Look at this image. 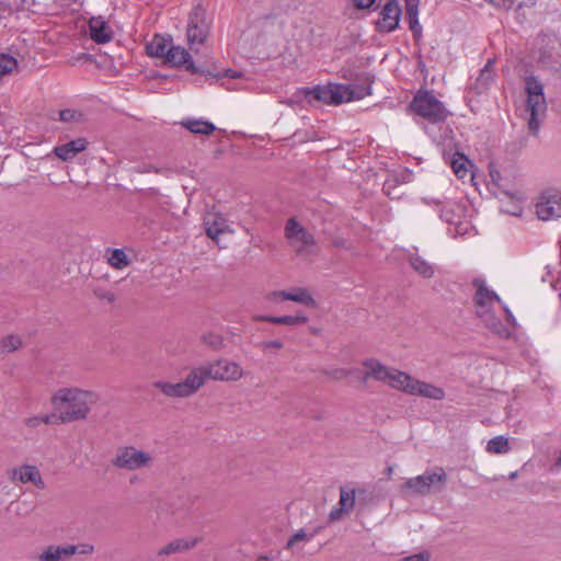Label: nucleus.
Here are the masks:
<instances>
[{
  "mask_svg": "<svg viewBox=\"0 0 561 561\" xmlns=\"http://www.w3.org/2000/svg\"><path fill=\"white\" fill-rule=\"evenodd\" d=\"M98 396L80 388H60L51 397V404L58 411V421L70 423L85 420Z\"/></svg>",
  "mask_w": 561,
  "mask_h": 561,
  "instance_id": "1",
  "label": "nucleus"
},
{
  "mask_svg": "<svg viewBox=\"0 0 561 561\" xmlns=\"http://www.w3.org/2000/svg\"><path fill=\"white\" fill-rule=\"evenodd\" d=\"M476 293L473 295L474 313L481 319L484 325L499 336L507 337L510 331L500 318L493 312L494 304H502L499 295L488 287L483 278H476L472 282Z\"/></svg>",
  "mask_w": 561,
  "mask_h": 561,
  "instance_id": "2",
  "label": "nucleus"
},
{
  "mask_svg": "<svg viewBox=\"0 0 561 561\" xmlns=\"http://www.w3.org/2000/svg\"><path fill=\"white\" fill-rule=\"evenodd\" d=\"M385 383L394 390L404 392L410 396H416L432 400H443L445 398V391L443 388L419 380L411 375L392 367L389 370Z\"/></svg>",
  "mask_w": 561,
  "mask_h": 561,
  "instance_id": "3",
  "label": "nucleus"
},
{
  "mask_svg": "<svg viewBox=\"0 0 561 561\" xmlns=\"http://www.w3.org/2000/svg\"><path fill=\"white\" fill-rule=\"evenodd\" d=\"M345 88L343 83L318 84L312 88H298L287 100L289 105H298L306 101L309 105L323 103L327 105H340L345 103Z\"/></svg>",
  "mask_w": 561,
  "mask_h": 561,
  "instance_id": "4",
  "label": "nucleus"
},
{
  "mask_svg": "<svg viewBox=\"0 0 561 561\" xmlns=\"http://www.w3.org/2000/svg\"><path fill=\"white\" fill-rule=\"evenodd\" d=\"M447 482V473L442 467L425 470L422 474L407 479L400 485L403 496H426L440 492Z\"/></svg>",
  "mask_w": 561,
  "mask_h": 561,
  "instance_id": "5",
  "label": "nucleus"
},
{
  "mask_svg": "<svg viewBox=\"0 0 561 561\" xmlns=\"http://www.w3.org/2000/svg\"><path fill=\"white\" fill-rule=\"evenodd\" d=\"M409 108L426 119L436 124L445 121L449 114L443 102H440L432 91L420 90L411 101Z\"/></svg>",
  "mask_w": 561,
  "mask_h": 561,
  "instance_id": "6",
  "label": "nucleus"
},
{
  "mask_svg": "<svg viewBox=\"0 0 561 561\" xmlns=\"http://www.w3.org/2000/svg\"><path fill=\"white\" fill-rule=\"evenodd\" d=\"M153 460L151 453L139 449L134 445H126L117 447L111 463L121 470L137 471L151 468Z\"/></svg>",
  "mask_w": 561,
  "mask_h": 561,
  "instance_id": "7",
  "label": "nucleus"
},
{
  "mask_svg": "<svg viewBox=\"0 0 561 561\" xmlns=\"http://www.w3.org/2000/svg\"><path fill=\"white\" fill-rule=\"evenodd\" d=\"M285 237L297 255H311L316 253L317 242L311 232L308 231L295 218L287 220Z\"/></svg>",
  "mask_w": 561,
  "mask_h": 561,
  "instance_id": "8",
  "label": "nucleus"
},
{
  "mask_svg": "<svg viewBox=\"0 0 561 561\" xmlns=\"http://www.w3.org/2000/svg\"><path fill=\"white\" fill-rule=\"evenodd\" d=\"M205 366L213 380L238 381L244 376V371L238 363L225 358L207 363Z\"/></svg>",
  "mask_w": 561,
  "mask_h": 561,
  "instance_id": "9",
  "label": "nucleus"
},
{
  "mask_svg": "<svg viewBox=\"0 0 561 561\" xmlns=\"http://www.w3.org/2000/svg\"><path fill=\"white\" fill-rule=\"evenodd\" d=\"M401 18V7L397 0H389L381 8L379 18L376 22L378 32L391 33L399 26Z\"/></svg>",
  "mask_w": 561,
  "mask_h": 561,
  "instance_id": "10",
  "label": "nucleus"
},
{
  "mask_svg": "<svg viewBox=\"0 0 561 561\" xmlns=\"http://www.w3.org/2000/svg\"><path fill=\"white\" fill-rule=\"evenodd\" d=\"M546 111L547 102L545 95H527L526 112L529 114L528 128L534 136H537L539 133Z\"/></svg>",
  "mask_w": 561,
  "mask_h": 561,
  "instance_id": "11",
  "label": "nucleus"
},
{
  "mask_svg": "<svg viewBox=\"0 0 561 561\" xmlns=\"http://www.w3.org/2000/svg\"><path fill=\"white\" fill-rule=\"evenodd\" d=\"M536 214L541 220L560 218L561 195L559 193H542L536 204Z\"/></svg>",
  "mask_w": 561,
  "mask_h": 561,
  "instance_id": "12",
  "label": "nucleus"
},
{
  "mask_svg": "<svg viewBox=\"0 0 561 561\" xmlns=\"http://www.w3.org/2000/svg\"><path fill=\"white\" fill-rule=\"evenodd\" d=\"M205 232L217 244L219 243L220 236L224 233H233L227 218L217 211H208L204 216L203 221Z\"/></svg>",
  "mask_w": 561,
  "mask_h": 561,
  "instance_id": "13",
  "label": "nucleus"
},
{
  "mask_svg": "<svg viewBox=\"0 0 561 561\" xmlns=\"http://www.w3.org/2000/svg\"><path fill=\"white\" fill-rule=\"evenodd\" d=\"M187 42L191 49H198L196 46L204 44L208 36V25L197 13L192 15L186 30Z\"/></svg>",
  "mask_w": 561,
  "mask_h": 561,
  "instance_id": "14",
  "label": "nucleus"
},
{
  "mask_svg": "<svg viewBox=\"0 0 561 561\" xmlns=\"http://www.w3.org/2000/svg\"><path fill=\"white\" fill-rule=\"evenodd\" d=\"M10 479L23 484L32 483L39 490H43L46 486L39 469L33 465H22L13 468L10 471Z\"/></svg>",
  "mask_w": 561,
  "mask_h": 561,
  "instance_id": "15",
  "label": "nucleus"
},
{
  "mask_svg": "<svg viewBox=\"0 0 561 561\" xmlns=\"http://www.w3.org/2000/svg\"><path fill=\"white\" fill-rule=\"evenodd\" d=\"M373 78L369 73H363L357 78V82L351 84H344L345 88V103L362 100L367 95L371 94Z\"/></svg>",
  "mask_w": 561,
  "mask_h": 561,
  "instance_id": "16",
  "label": "nucleus"
},
{
  "mask_svg": "<svg viewBox=\"0 0 561 561\" xmlns=\"http://www.w3.org/2000/svg\"><path fill=\"white\" fill-rule=\"evenodd\" d=\"M272 298L274 300H290L311 308H314L317 306V302L312 295L309 293L307 288L304 287H296L293 288L291 290L274 291L272 294Z\"/></svg>",
  "mask_w": 561,
  "mask_h": 561,
  "instance_id": "17",
  "label": "nucleus"
},
{
  "mask_svg": "<svg viewBox=\"0 0 561 561\" xmlns=\"http://www.w3.org/2000/svg\"><path fill=\"white\" fill-rule=\"evenodd\" d=\"M355 489H351L347 486L340 488V500L337 503V507H334L330 512V520H339L344 514H347L353 510L355 505Z\"/></svg>",
  "mask_w": 561,
  "mask_h": 561,
  "instance_id": "18",
  "label": "nucleus"
},
{
  "mask_svg": "<svg viewBox=\"0 0 561 561\" xmlns=\"http://www.w3.org/2000/svg\"><path fill=\"white\" fill-rule=\"evenodd\" d=\"M165 61L174 67H185L192 73H197L199 70L195 67L188 51L181 46L171 45L168 50Z\"/></svg>",
  "mask_w": 561,
  "mask_h": 561,
  "instance_id": "19",
  "label": "nucleus"
},
{
  "mask_svg": "<svg viewBox=\"0 0 561 561\" xmlns=\"http://www.w3.org/2000/svg\"><path fill=\"white\" fill-rule=\"evenodd\" d=\"M432 203L443 221L448 224H457L460 220L462 209L456 202L451 199H433Z\"/></svg>",
  "mask_w": 561,
  "mask_h": 561,
  "instance_id": "20",
  "label": "nucleus"
},
{
  "mask_svg": "<svg viewBox=\"0 0 561 561\" xmlns=\"http://www.w3.org/2000/svg\"><path fill=\"white\" fill-rule=\"evenodd\" d=\"M89 34L96 44L108 43L113 38V31L102 16H93L89 21Z\"/></svg>",
  "mask_w": 561,
  "mask_h": 561,
  "instance_id": "21",
  "label": "nucleus"
},
{
  "mask_svg": "<svg viewBox=\"0 0 561 561\" xmlns=\"http://www.w3.org/2000/svg\"><path fill=\"white\" fill-rule=\"evenodd\" d=\"M365 367V371L362 377V382L366 383L369 379L386 382L389 370L391 367H388L381 364L379 360L375 358L367 359L363 363Z\"/></svg>",
  "mask_w": 561,
  "mask_h": 561,
  "instance_id": "22",
  "label": "nucleus"
},
{
  "mask_svg": "<svg viewBox=\"0 0 561 561\" xmlns=\"http://www.w3.org/2000/svg\"><path fill=\"white\" fill-rule=\"evenodd\" d=\"M210 379L205 365L193 368L183 380L190 394L196 393Z\"/></svg>",
  "mask_w": 561,
  "mask_h": 561,
  "instance_id": "23",
  "label": "nucleus"
},
{
  "mask_svg": "<svg viewBox=\"0 0 561 561\" xmlns=\"http://www.w3.org/2000/svg\"><path fill=\"white\" fill-rule=\"evenodd\" d=\"M69 559L68 545H47L35 556L36 561H67Z\"/></svg>",
  "mask_w": 561,
  "mask_h": 561,
  "instance_id": "24",
  "label": "nucleus"
},
{
  "mask_svg": "<svg viewBox=\"0 0 561 561\" xmlns=\"http://www.w3.org/2000/svg\"><path fill=\"white\" fill-rule=\"evenodd\" d=\"M199 541V538H180L173 541H170L161 549L158 550V557H167L174 553H181L191 550L194 548Z\"/></svg>",
  "mask_w": 561,
  "mask_h": 561,
  "instance_id": "25",
  "label": "nucleus"
},
{
  "mask_svg": "<svg viewBox=\"0 0 561 561\" xmlns=\"http://www.w3.org/2000/svg\"><path fill=\"white\" fill-rule=\"evenodd\" d=\"M87 140L83 138H77L68 141L61 146L54 148V153L61 160L68 161L75 158L79 152L85 150Z\"/></svg>",
  "mask_w": 561,
  "mask_h": 561,
  "instance_id": "26",
  "label": "nucleus"
},
{
  "mask_svg": "<svg viewBox=\"0 0 561 561\" xmlns=\"http://www.w3.org/2000/svg\"><path fill=\"white\" fill-rule=\"evenodd\" d=\"M171 45V39L160 35H154L153 38L146 45V51L151 57L165 59Z\"/></svg>",
  "mask_w": 561,
  "mask_h": 561,
  "instance_id": "27",
  "label": "nucleus"
},
{
  "mask_svg": "<svg viewBox=\"0 0 561 561\" xmlns=\"http://www.w3.org/2000/svg\"><path fill=\"white\" fill-rule=\"evenodd\" d=\"M317 534L318 529H314L311 533H307L301 528L289 538L286 543V549L291 550L293 553L300 552L304 546L310 542Z\"/></svg>",
  "mask_w": 561,
  "mask_h": 561,
  "instance_id": "28",
  "label": "nucleus"
},
{
  "mask_svg": "<svg viewBox=\"0 0 561 561\" xmlns=\"http://www.w3.org/2000/svg\"><path fill=\"white\" fill-rule=\"evenodd\" d=\"M154 388L159 389L164 396L171 398H186L190 397L184 381L171 383L165 381H157L153 383Z\"/></svg>",
  "mask_w": 561,
  "mask_h": 561,
  "instance_id": "29",
  "label": "nucleus"
},
{
  "mask_svg": "<svg viewBox=\"0 0 561 561\" xmlns=\"http://www.w3.org/2000/svg\"><path fill=\"white\" fill-rule=\"evenodd\" d=\"M182 125L193 134L210 135L216 130L211 122L202 118L186 119L182 122Z\"/></svg>",
  "mask_w": 561,
  "mask_h": 561,
  "instance_id": "30",
  "label": "nucleus"
},
{
  "mask_svg": "<svg viewBox=\"0 0 561 561\" xmlns=\"http://www.w3.org/2000/svg\"><path fill=\"white\" fill-rule=\"evenodd\" d=\"M261 321L274 323V324H285V325H298V324H305L308 322V317L298 313L294 316H262L260 317Z\"/></svg>",
  "mask_w": 561,
  "mask_h": 561,
  "instance_id": "31",
  "label": "nucleus"
},
{
  "mask_svg": "<svg viewBox=\"0 0 561 561\" xmlns=\"http://www.w3.org/2000/svg\"><path fill=\"white\" fill-rule=\"evenodd\" d=\"M409 262L413 271L424 278H431L435 273L434 265L417 254L411 255Z\"/></svg>",
  "mask_w": 561,
  "mask_h": 561,
  "instance_id": "32",
  "label": "nucleus"
},
{
  "mask_svg": "<svg viewBox=\"0 0 561 561\" xmlns=\"http://www.w3.org/2000/svg\"><path fill=\"white\" fill-rule=\"evenodd\" d=\"M510 449L508 439L502 435L491 438L486 445V450L491 454H506Z\"/></svg>",
  "mask_w": 561,
  "mask_h": 561,
  "instance_id": "33",
  "label": "nucleus"
},
{
  "mask_svg": "<svg viewBox=\"0 0 561 561\" xmlns=\"http://www.w3.org/2000/svg\"><path fill=\"white\" fill-rule=\"evenodd\" d=\"M107 262L111 266L122 270L129 264V260L122 249H113L110 250V255L107 257Z\"/></svg>",
  "mask_w": 561,
  "mask_h": 561,
  "instance_id": "34",
  "label": "nucleus"
},
{
  "mask_svg": "<svg viewBox=\"0 0 561 561\" xmlns=\"http://www.w3.org/2000/svg\"><path fill=\"white\" fill-rule=\"evenodd\" d=\"M491 65L492 61L489 60L488 64L480 70V73L476 80V89L479 90V92L484 91L493 80Z\"/></svg>",
  "mask_w": 561,
  "mask_h": 561,
  "instance_id": "35",
  "label": "nucleus"
},
{
  "mask_svg": "<svg viewBox=\"0 0 561 561\" xmlns=\"http://www.w3.org/2000/svg\"><path fill=\"white\" fill-rule=\"evenodd\" d=\"M468 163H469V160L467 159V157L465 154L457 153L451 159L450 165H451V169L455 172V174L459 179H462L468 173V170H467V164Z\"/></svg>",
  "mask_w": 561,
  "mask_h": 561,
  "instance_id": "36",
  "label": "nucleus"
},
{
  "mask_svg": "<svg viewBox=\"0 0 561 561\" xmlns=\"http://www.w3.org/2000/svg\"><path fill=\"white\" fill-rule=\"evenodd\" d=\"M202 342L214 351H219L225 346L224 337L214 332H208L202 335Z\"/></svg>",
  "mask_w": 561,
  "mask_h": 561,
  "instance_id": "37",
  "label": "nucleus"
},
{
  "mask_svg": "<svg viewBox=\"0 0 561 561\" xmlns=\"http://www.w3.org/2000/svg\"><path fill=\"white\" fill-rule=\"evenodd\" d=\"M22 341L19 335H8L0 341V348L2 353H11L19 350Z\"/></svg>",
  "mask_w": 561,
  "mask_h": 561,
  "instance_id": "38",
  "label": "nucleus"
},
{
  "mask_svg": "<svg viewBox=\"0 0 561 561\" xmlns=\"http://www.w3.org/2000/svg\"><path fill=\"white\" fill-rule=\"evenodd\" d=\"M525 90L527 95H545L543 84L534 76H529L525 79Z\"/></svg>",
  "mask_w": 561,
  "mask_h": 561,
  "instance_id": "39",
  "label": "nucleus"
},
{
  "mask_svg": "<svg viewBox=\"0 0 561 561\" xmlns=\"http://www.w3.org/2000/svg\"><path fill=\"white\" fill-rule=\"evenodd\" d=\"M69 556L70 558L75 554H92L94 552V546L90 542H81L78 545H68Z\"/></svg>",
  "mask_w": 561,
  "mask_h": 561,
  "instance_id": "40",
  "label": "nucleus"
},
{
  "mask_svg": "<svg viewBox=\"0 0 561 561\" xmlns=\"http://www.w3.org/2000/svg\"><path fill=\"white\" fill-rule=\"evenodd\" d=\"M409 27L412 31L415 38L421 37L422 26L419 22V11L405 12Z\"/></svg>",
  "mask_w": 561,
  "mask_h": 561,
  "instance_id": "41",
  "label": "nucleus"
},
{
  "mask_svg": "<svg viewBox=\"0 0 561 561\" xmlns=\"http://www.w3.org/2000/svg\"><path fill=\"white\" fill-rule=\"evenodd\" d=\"M356 369H344V368H334L331 370H327L325 375L333 380H343L348 377L351 374H354Z\"/></svg>",
  "mask_w": 561,
  "mask_h": 561,
  "instance_id": "42",
  "label": "nucleus"
},
{
  "mask_svg": "<svg viewBox=\"0 0 561 561\" xmlns=\"http://www.w3.org/2000/svg\"><path fill=\"white\" fill-rule=\"evenodd\" d=\"M284 343L280 340H270V341H263L259 344V347L261 351L266 353L267 351L274 348V350H280L283 348Z\"/></svg>",
  "mask_w": 561,
  "mask_h": 561,
  "instance_id": "43",
  "label": "nucleus"
},
{
  "mask_svg": "<svg viewBox=\"0 0 561 561\" xmlns=\"http://www.w3.org/2000/svg\"><path fill=\"white\" fill-rule=\"evenodd\" d=\"M75 117H76V112L72 110L67 108V110H61L59 112V118L62 122H71L75 119Z\"/></svg>",
  "mask_w": 561,
  "mask_h": 561,
  "instance_id": "44",
  "label": "nucleus"
},
{
  "mask_svg": "<svg viewBox=\"0 0 561 561\" xmlns=\"http://www.w3.org/2000/svg\"><path fill=\"white\" fill-rule=\"evenodd\" d=\"M501 307L502 309L504 310L505 314H506V320L508 323H511L513 327L516 325V319L513 314V312L511 311V309L502 301L501 304Z\"/></svg>",
  "mask_w": 561,
  "mask_h": 561,
  "instance_id": "45",
  "label": "nucleus"
},
{
  "mask_svg": "<svg viewBox=\"0 0 561 561\" xmlns=\"http://www.w3.org/2000/svg\"><path fill=\"white\" fill-rule=\"evenodd\" d=\"M353 3L357 9H369L375 0H353Z\"/></svg>",
  "mask_w": 561,
  "mask_h": 561,
  "instance_id": "46",
  "label": "nucleus"
},
{
  "mask_svg": "<svg viewBox=\"0 0 561 561\" xmlns=\"http://www.w3.org/2000/svg\"><path fill=\"white\" fill-rule=\"evenodd\" d=\"M420 0H404L405 12L419 11Z\"/></svg>",
  "mask_w": 561,
  "mask_h": 561,
  "instance_id": "47",
  "label": "nucleus"
},
{
  "mask_svg": "<svg viewBox=\"0 0 561 561\" xmlns=\"http://www.w3.org/2000/svg\"><path fill=\"white\" fill-rule=\"evenodd\" d=\"M42 424V421H41V416L39 415H36V416H32V417H28L25 420V425L28 426V427H37Z\"/></svg>",
  "mask_w": 561,
  "mask_h": 561,
  "instance_id": "48",
  "label": "nucleus"
},
{
  "mask_svg": "<svg viewBox=\"0 0 561 561\" xmlns=\"http://www.w3.org/2000/svg\"><path fill=\"white\" fill-rule=\"evenodd\" d=\"M41 416V421H42V424H53V423H56L54 421V415H39Z\"/></svg>",
  "mask_w": 561,
  "mask_h": 561,
  "instance_id": "49",
  "label": "nucleus"
},
{
  "mask_svg": "<svg viewBox=\"0 0 561 561\" xmlns=\"http://www.w3.org/2000/svg\"><path fill=\"white\" fill-rule=\"evenodd\" d=\"M225 76L229 77V78H238V77H240V72H238L236 70L228 69L225 71Z\"/></svg>",
  "mask_w": 561,
  "mask_h": 561,
  "instance_id": "50",
  "label": "nucleus"
},
{
  "mask_svg": "<svg viewBox=\"0 0 561 561\" xmlns=\"http://www.w3.org/2000/svg\"><path fill=\"white\" fill-rule=\"evenodd\" d=\"M103 298L107 299L108 301H113L114 300V295L108 293V294L104 295Z\"/></svg>",
  "mask_w": 561,
  "mask_h": 561,
  "instance_id": "51",
  "label": "nucleus"
},
{
  "mask_svg": "<svg viewBox=\"0 0 561 561\" xmlns=\"http://www.w3.org/2000/svg\"><path fill=\"white\" fill-rule=\"evenodd\" d=\"M393 472V466L387 467V477L390 479L391 474Z\"/></svg>",
  "mask_w": 561,
  "mask_h": 561,
  "instance_id": "52",
  "label": "nucleus"
},
{
  "mask_svg": "<svg viewBox=\"0 0 561 561\" xmlns=\"http://www.w3.org/2000/svg\"><path fill=\"white\" fill-rule=\"evenodd\" d=\"M334 244L335 245H341V241H335Z\"/></svg>",
  "mask_w": 561,
  "mask_h": 561,
  "instance_id": "53",
  "label": "nucleus"
},
{
  "mask_svg": "<svg viewBox=\"0 0 561 561\" xmlns=\"http://www.w3.org/2000/svg\"><path fill=\"white\" fill-rule=\"evenodd\" d=\"M512 214H513V215H518V214H519V210H518V211H513Z\"/></svg>",
  "mask_w": 561,
  "mask_h": 561,
  "instance_id": "54",
  "label": "nucleus"
}]
</instances>
